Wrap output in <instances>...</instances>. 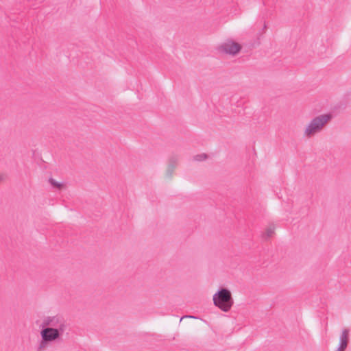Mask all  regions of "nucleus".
<instances>
[{
    "label": "nucleus",
    "mask_w": 351,
    "mask_h": 351,
    "mask_svg": "<svg viewBox=\"0 0 351 351\" xmlns=\"http://www.w3.org/2000/svg\"><path fill=\"white\" fill-rule=\"evenodd\" d=\"M220 50L226 53L235 55L241 50V46L234 42L228 41L221 45Z\"/></svg>",
    "instance_id": "5"
},
{
    "label": "nucleus",
    "mask_w": 351,
    "mask_h": 351,
    "mask_svg": "<svg viewBox=\"0 0 351 351\" xmlns=\"http://www.w3.org/2000/svg\"><path fill=\"white\" fill-rule=\"evenodd\" d=\"M207 156L205 154H197L193 157L196 161H202L206 158Z\"/></svg>",
    "instance_id": "8"
},
{
    "label": "nucleus",
    "mask_w": 351,
    "mask_h": 351,
    "mask_svg": "<svg viewBox=\"0 0 351 351\" xmlns=\"http://www.w3.org/2000/svg\"><path fill=\"white\" fill-rule=\"evenodd\" d=\"M274 232V228L273 227H269L267 229L266 232L264 234L265 239H267L271 237Z\"/></svg>",
    "instance_id": "7"
},
{
    "label": "nucleus",
    "mask_w": 351,
    "mask_h": 351,
    "mask_svg": "<svg viewBox=\"0 0 351 351\" xmlns=\"http://www.w3.org/2000/svg\"><path fill=\"white\" fill-rule=\"evenodd\" d=\"M41 341L39 343L37 350L41 351L45 349L49 343L59 339L63 334L56 329L49 327H40Z\"/></svg>",
    "instance_id": "2"
},
{
    "label": "nucleus",
    "mask_w": 351,
    "mask_h": 351,
    "mask_svg": "<svg viewBox=\"0 0 351 351\" xmlns=\"http://www.w3.org/2000/svg\"><path fill=\"white\" fill-rule=\"evenodd\" d=\"M336 351H344V350H340V348H337V350Z\"/></svg>",
    "instance_id": "12"
},
{
    "label": "nucleus",
    "mask_w": 351,
    "mask_h": 351,
    "mask_svg": "<svg viewBox=\"0 0 351 351\" xmlns=\"http://www.w3.org/2000/svg\"><path fill=\"white\" fill-rule=\"evenodd\" d=\"M214 304L224 312H228L233 304V300L230 291L226 289H220L213 295Z\"/></svg>",
    "instance_id": "1"
},
{
    "label": "nucleus",
    "mask_w": 351,
    "mask_h": 351,
    "mask_svg": "<svg viewBox=\"0 0 351 351\" xmlns=\"http://www.w3.org/2000/svg\"><path fill=\"white\" fill-rule=\"evenodd\" d=\"M267 27L266 23H264L263 29H265Z\"/></svg>",
    "instance_id": "11"
},
{
    "label": "nucleus",
    "mask_w": 351,
    "mask_h": 351,
    "mask_svg": "<svg viewBox=\"0 0 351 351\" xmlns=\"http://www.w3.org/2000/svg\"><path fill=\"white\" fill-rule=\"evenodd\" d=\"M49 182L51 183V184L53 186H56V187H58V188H60L61 184L60 183H58V182H56L55 180H53V178H50L49 179Z\"/></svg>",
    "instance_id": "9"
},
{
    "label": "nucleus",
    "mask_w": 351,
    "mask_h": 351,
    "mask_svg": "<svg viewBox=\"0 0 351 351\" xmlns=\"http://www.w3.org/2000/svg\"><path fill=\"white\" fill-rule=\"evenodd\" d=\"M330 119V114H322L314 118L307 125L304 134L309 136L319 132Z\"/></svg>",
    "instance_id": "4"
},
{
    "label": "nucleus",
    "mask_w": 351,
    "mask_h": 351,
    "mask_svg": "<svg viewBox=\"0 0 351 351\" xmlns=\"http://www.w3.org/2000/svg\"><path fill=\"white\" fill-rule=\"evenodd\" d=\"M348 333L349 331L347 329H344L342 331V333L339 337V348L340 350H343L345 351V350L347 348L348 342Z\"/></svg>",
    "instance_id": "6"
},
{
    "label": "nucleus",
    "mask_w": 351,
    "mask_h": 351,
    "mask_svg": "<svg viewBox=\"0 0 351 351\" xmlns=\"http://www.w3.org/2000/svg\"><path fill=\"white\" fill-rule=\"evenodd\" d=\"M40 327H49L64 333L67 328L66 320L60 315L45 317Z\"/></svg>",
    "instance_id": "3"
},
{
    "label": "nucleus",
    "mask_w": 351,
    "mask_h": 351,
    "mask_svg": "<svg viewBox=\"0 0 351 351\" xmlns=\"http://www.w3.org/2000/svg\"><path fill=\"white\" fill-rule=\"evenodd\" d=\"M185 317H188V318H196L194 316H191V315H186V316H184L181 318L180 320H182V319L185 318Z\"/></svg>",
    "instance_id": "10"
}]
</instances>
